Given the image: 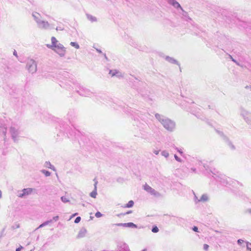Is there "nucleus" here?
Here are the masks:
<instances>
[{
  "mask_svg": "<svg viewBox=\"0 0 251 251\" xmlns=\"http://www.w3.org/2000/svg\"><path fill=\"white\" fill-rule=\"evenodd\" d=\"M142 251H147V250L146 249H144L143 250H142Z\"/></svg>",
  "mask_w": 251,
  "mask_h": 251,
  "instance_id": "obj_54",
  "label": "nucleus"
},
{
  "mask_svg": "<svg viewBox=\"0 0 251 251\" xmlns=\"http://www.w3.org/2000/svg\"><path fill=\"white\" fill-rule=\"evenodd\" d=\"M77 214V213H75L73 216H75V215H76Z\"/></svg>",
  "mask_w": 251,
  "mask_h": 251,
  "instance_id": "obj_53",
  "label": "nucleus"
},
{
  "mask_svg": "<svg viewBox=\"0 0 251 251\" xmlns=\"http://www.w3.org/2000/svg\"><path fill=\"white\" fill-rule=\"evenodd\" d=\"M250 246L251 247V243H250Z\"/></svg>",
  "mask_w": 251,
  "mask_h": 251,
  "instance_id": "obj_55",
  "label": "nucleus"
},
{
  "mask_svg": "<svg viewBox=\"0 0 251 251\" xmlns=\"http://www.w3.org/2000/svg\"><path fill=\"white\" fill-rule=\"evenodd\" d=\"M113 225L118 226H123V227H134L136 228L137 226L133 224V223H118L113 224Z\"/></svg>",
  "mask_w": 251,
  "mask_h": 251,
  "instance_id": "obj_11",
  "label": "nucleus"
},
{
  "mask_svg": "<svg viewBox=\"0 0 251 251\" xmlns=\"http://www.w3.org/2000/svg\"><path fill=\"white\" fill-rule=\"evenodd\" d=\"M191 170L194 172H196V169L195 168H191Z\"/></svg>",
  "mask_w": 251,
  "mask_h": 251,
  "instance_id": "obj_49",
  "label": "nucleus"
},
{
  "mask_svg": "<svg viewBox=\"0 0 251 251\" xmlns=\"http://www.w3.org/2000/svg\"><path fill=\"white\" fill-rule=\"evenodd\" d=\"M217 132L223 138V139L226 143L227 145L229 146L230 149L232 150H234L235 149V146L232 144V143L228 140V139L224 135V133L220 131L217 130Z\"/></svg>",
  "mask_w": 251,
  "mask_h": 251,
  "instance_id": "obj_8",
  "label": "nucleus"
},
{
  "mask_svg": "<svg viewBox=\"0 0 251 251\" xmlns=\"http://www.w3.org/2000/svg\"><path fill=\"white\" fill-rule=\"evenodd\" d=\"M246 244H247V249L249 251H251V247L250 246V243L247 242H246Z\"/></svg>",
  "mask_w": 251,
  "mask_h": 251,
  "instance_id": "obj_34",
  "label": "nucleus"
},
{
  "mask_svg": "<svg viewBox=\"0 0 251 251\" xmlns=\"http://www.w3.org/2000/svg\"><path fill=\"white\" fill-rule=\"evenodd\" d=\"M134 205V201L132 200L128 201V202L126 204L125 207L130 208L132 207Z\"/></svg>",
  "mask_w": 251,
  "mask_h": 251,
  "instance_id": "obj_25",
  "label": "nucleus"
},
{
  "mask_svg": "<svg viewBox=\"0 0 251 251\" xmlns=\"http://www.w3.org/2000/svg\"><path fill=\"white\" fill-rule=\"evenodd\" d=\"M208 198L207 195L203 194L202 195L201 198L199 200H198V201H203L205 202L208 201Z\"/></svg>",
  "mask_w": 251,
  "mask_h": 251,
  "instance_id": "obj_23",
  "label": "nucleus"
},
{
  "mask_svg": "<svg viewBox=\"0 0 251 251\" xmlns=\"http://www.w3.org/2000/svg\"><path fill=\"white\" fill-rule=\"evenodd\" d=\"M159 152V151H153V153L156 154V155H157Z\"/></svg>",
  "mask_w": 251,
  "mask_h": 251,
  "instance_id": "obj_44",
  "label": "nucleus"
},
{
  "mask_svg": "<svg viewBox=\"0 0 251 251\" xmlns=\"http://www.w3.org/2000/svg\"><path fill=\"white\" fill-rule=\"evenodd\" d=\"M144 189L151 195H153L156 197H159L161 196L160 194L156 191L155 189L151 188L147 184H145L143 186Z\"/></svg>",
  "mask_w": 251,
  "mask_h": 251,
  "instance_id": "obj_7",
  "label": "nucleus"
},
{
  "mask_svg": "<svg viewBox=\"0 0 251 251\" xmlns=\"http://www.w3.org/2000/svg\"><path fill=\"white\" fill-rule=\"evenodd\" d=\"M44 167L50 168L53 171H55V167L53 166H52L49 161L45 162L44 164Z\"/></svg>",
  "mask_w": 251,
  "mask_h": 251,
  "instance_id": "obj_22",
  "label": "nucleus"
},
{
  "mask_svg": "<svg viewBox=\"0 0 251 251\" xmlns=\"http://www.w3.org/2000/svg\"><path fill=\"white\" fill-rule=\"evenodd\" d=\"M103 55H104V58H105L106 60H107V57L106 54L104 53V54H103Z\"/></svg>",
  "mask_w": 251,
  "mask_h": 251,
  "instance_id": "obj_50",
  "label": "nucleus"
},
{
  "mask_svg": "<svg viewBox=\"0 0 251 251\" xmlns=\"http://www.w3.org/2000/svg\"><path fill=\"white\" fill-rule=\"evenodd\" d=\"M33 191V188H24L22 190V192H24V195L25 196H28L29 195H30Z\"/></svg>",
  "mask_w": 251,
  "mask_h": 251,
  "instance_id": "obj_18",
  "label": "nucleus"
},
{
  "mask_svg": "<svg viewBox=\"0 0 251 251\" xmlns=\"http://www.w3.org/2000/svg\"><path fill=\"white\" fill-rule=\"evenodd\" d=\"M213 174L215 176H213L215 177V178L217 181L220 182L223 185H226L227 184H229V181L230 180V178L227 177L226 176L222 174H220L218 176L216 175L215 174Z\"/></svg>",
  "mask_w": 251,
  "mask_h": 251,
  "instance_id": "obj_5",
  "label": "nucleus"
},
{
  "mask_svg": "<svg viewBox=\"0 0 251 251\" xmlns=\"http://www.w3.org/2000/svg\"><path fill=\"white\" fill-rule=\"evenodd\" d=\"M56 30L57 31H58V30L62 31V30H64V28L61 26H57L56 28Z\"/></svg>",
  "mask_w": 251,
  "mask_h": 251,
  "instance_id": "obj_39",
  "label": "nucleus"
},
{
  "mask_svg": "<svg viewBox=\"0 0 251 251\" xmlns=\"http://www.w3.org/2000/svg\"><path fill=\"white\" fill-rule=\"evenodd\" d=\"M229 58L231 59V60H232L233 62L235 63L237 65H238V66H239V65H240L239 63H238V62L236 60H235V59H234L232 57V56H231V55H229Z\"/></svg>",
  "mask_w": 251,
  "mask_h": 251,
  "instance_id": "obj_33",
  "label": "nucleus"
},
{
  "mask_svg": "<svg viewBox=\"0 0 251 251\" xmlns=\"http://www.w3.org/2000/svg\"><path fill=\"white\" fill-rule=\"evenodd\" d=\"M1 197H2V193H1V191L0 190V198H1Z\"/></svg>",
  "mask_w": 251,
  "mask_h": 251,
  "instance_id": "obj_51",
  "label": "nucleus"
},
{
  "mask_svg": "<svg viewBox=\"0 0 251 251\" xmlns=\"http://www.w3.org/2000/svg\"><path fill=\"white\" fill-rule=\"evenodd\" d=\"M51 45L47 44V47L49 49H53V47L56 46L58 44H60L57 39L54 37H52L51 38Z\"/></svg>",
  "mask_w": 251,
  "mask_h": 251,
  "instance_id": "obj_13",
  "label": "nucleus"
},
{
  "mask_svg": "<svg viewBox=\"0 0 251 251\" xmlns=\"http://www.w3.org/2000/svg\"><path fill=\"white\" fill-rule=\"evenodd\" d=\"M96 50L99 53H102V51L100 50L97 49Z\"/></svg>",
  "mask_w": 251,
  "mask_h": 251,
  "instance_id": "obj_48",
  "label": "nucleus"
},
{
  "mask_svg": "<svg viewBox=\"0 0 251 251\" xmlns=\"http://www.w3.org/2000/svg\"><path fill=\"white\" fill-rule=\"evenodd\" d=\"M41 172L44 174L46 176H49L50 175V173L45 170H42Z\"/></svg>",
  "mask_w": 251,
  "mask_h": 251,
  "instance_id": "obj_28",
  "label": "nucleus"
},
{
  "mask_svg": "<svg viewBox=\"0 0 251 251\" xmlns=\"http://www.w3.org/2000/svg\"><path fill=\"white\" fill-rule=\"evenodd\" d=\"M59 219V216H56L53 217L52 221H57Z\"/></svg>",
  "mask_w": 251,
  "mask_h": 251,
  "instance_id": "obj_41",
  "label": "nucleus"
},
{
  "mask_svg": "<svg viewBox=\"0 0 251 251\" xmlns=\"http://www.w3.org/2000/svg\"><path fill=\"white\" fill-rule=\"evenodd\" d=\"M22 249H23V247L22 246H20V247H19L18 248H17L16 249V251H20Z\"/></svg>",
  "mask_w": 251,
  "mask_h": 251,
  "instance_id": "obj_43",
  "label": "nucleus"
},
{
  "mask_svg": "<svg viewBox=\"0 0 251 251\" xmlns=\"http://www.w3.org/2000/svg\"><path fill=\"white\" fill-rule=\"evenodd\" d=\"M13 54H14V55L16 56V57H18L17 51L15 50H14V51L13 52Z\"/></svg>",
  "mask_w": 251,
  "mask_h": 251,
  "instance_id": "obj_45",
  "label": "nucleus"
},
{
  "mask_svg": "<svg viewBox=\"0 0 251 251\" xmlns=\"http://www.w3.org/2000/svg\"><path fill=\"white\" fill-rule=\"evenodd\" d=\"M161 155L166 158H168L169 155V152L166 151H163L161 152Z\"/></svg>",
  "mask_w": 251,
  "mask_h": 251,
  "instance_id": "obj_27",
  "label": "nucleus"
},
{
  "mask_svg": "<svg viewBox=\"0 0 251 251\" xmlns=\"http://www.w3.org/2000/svg\"><path fill=\"white\" fill-rule=\"evenodd\" d=\"M173 147L174 148H175V149H176V150L177 151H178V152H179L181 155H182V154H183V152H182V151L181 150L178 149L177 148H176V147H175L174 146H173Z\"/></svg>",
  "mask_w": 251,
  "mask_h": 251,
  "instance_id": "obj_38",
  "label": "nucleus"
},
{
  "mask_svg": "<svg viewBox=\"0 0 251 251\" xmlns=\"http://www.w3.org/2000/svg\"><path fill=\"white\" fill-rule=\"evenodd\" d=\"M198 198L197 197H196V196H195V201L196 203H197L198 201Z\"/></svg>",
  "mask_w": 251,
  "mask_h": 251,
  "instance_id": "obj_46",
  "label": "nucleus"
},
{
  "mask_svg": "<svg viewBox=\"0 0 251 251\" xmlns=\"http://www.w3.org/2000/svg\"><path fill=\"white\" fill-rule=\"evenodd\" d=\"M169 4L173 5L175 8H180L183 12L186 13L184 11L183 9L179 4V3L177 2L176 0H167Z\"/></svg>",
  "mask_w": 251,
  "mask_h": 251,
  "instance_id": "obj_12",
  "label": "nucleus"
},
{
  "mask_svg": "<svg viewBox=\"0 0 251 251\" xmlns=\"http://www.w3.org/2000/svg\"><path fill=\"white\" fill-rule=\"evenodd\" d=\"M193 230L195 232H199L198 228L197 226H194L193 227Z\"/></svg>",
  "mask_w": 251,
  "mask_h": 251,
  "instance_id": "obj_42",
  "label": "nucleus"
},
{
  "mask_svg": "<svg viewBox=\"0 0 251 251\" xmlns=\"http://www.w3.org/2000/svg\"><path fill=\"white\" fill-rule=\"evenodd\" d=\"M7 128L4 126H0V133H2L3 136L4 140L5 141L6 139V134Z\"/></svg>",
  "mask_w": 251,
  "mask_h": 251,
  "instance_id": "obj_19",
  "label": "nucleus"
},
{
  "mask_svg": "<svg viewBox=\"0 0 251 251\" xmlns=\"http://www.w3.org/2000/svg\"><path fill=\"white\" fill-rule=\"evenodd\" d=\"M18 196L20 198H23L25 196V195H24V192H22L21 191V193H19L18 195Z\"/></svg>",
  "mask_w": 251,
  "mask_h": 251,
  "instance_id": "obj_36",
  "label": "nucleus"
},
{
  "mask_svg": "<svg viewBox=\"0 0 251 251\" xmlns=\"http://www.w3.org/2000/svg\"><path fill=\"white\" fill-rule=\"evenodd\" d=\"M77 92L80 95L85 97L90 96L91 95V92L89 90L83 88L80 89L79 91H77Z\"/></svg>",
  "mask_w": 251,
  "mask_h": 251,
  "instance_id": "obj_10",
  "label": "nucleus"
},
{
  "mask_svg": "<svg viewBox=\"0 0 251 251\" xmlns=\"http://www.w3.org/2000/svg\"><path fill=\"white\" fill-rule=\"evenodd\" d=\"M240 115L244 119L245 122L250 126H251V112L243 107L240 109Z\"/></svg>",
  "mask_w": 251,
  "mask_h": 251,
  "instance_id": "obj_3",
  "label": "nucleus"
},
{
  "mask_svg": "<svg viewBox=\"0 0 251 251\" xmlns=\"http://www.w3.org/2000/svg\"><path fill=\"white\" fill-rule=\"evenodd\" d=\"M52 222V220H48V221H47L45 222H44L43 223H42V224H41L36 229H38V228H42L48 225H49L50 223H51Z\"/></svg>",
  "mask_w": 251,
  "mask_h": 251,
  "instance_id": "obj_24",
  "label": "nucleus"
},
{
  "mask_svg": "<svg viewBox=\"0 0 251 251\" xmlns=\"http://www.w3.org/2000/svg\"><path fill=\"white\" fill-rule=\"evenodd\" d=\"M32 17H33L34 20L35 21L36 24L39 23L40 21L42 20L41 16L40 14L37 12H33L32 14Z\"/></svg>",
  "mask_w": 251,
  "mask_h": 251,
  "instance_id": "obj_15",
  "label": "nucleus"
},
{
  "mask_svg": "<svg viewBox=\"0 0 251 251\" xmlns=\"http://www.w3.org/2000/svg\"><path fill=\"white\" fill-rule=\"evenodd\" d=\"M151 231L153 233H157L158 232L159 229L156 226H154L152 227Z\"/></svg>",
  "mask_w": 251,
  "mask_h": 251,
  "instance_id": "obj_30",
  "label": "nucleus"
},
{
  "mask_svg": "<svg viewBox=\"0 0 251 251\" xmlns=\"http://www.w3.org/2000/svg\"><path fill=\"white\" fill-rule=\"evenodd\" d=\"M20 124L18 123H12L10 127L9 132L14 142H17L18 141L20 134Z\"/></svg>",
  "mask_w": 251,
  "mask_h": 251,
  "instance_id": "obj_2",
  "label": "nucleus"
},
{
  "mask_svg": "<svg viewBox=\"0 0 251 251\" xmlns=\"http://www.w3.org/2000/svg\"><path fill=\"white\" fill-rule=\"evenodd\" d=\"M244 241L243 240H242V239H239L237 241V243L239 245H241L242 243H244Z\"/></svg>",
  "mask_w": 251,
  "mask_h": 251,
  "instance_id": "obj_40",
  "label": "nucleus"
},
{
  "mask_svg": "<svg viewBox=\"0 0 251 251\" xmlns=\"http://www.w3.org/2000/svg\"><path fill=\"white\" fill-rule=\"evenodd\" d=\"M38 28L42 29H48L50 28V24L48 22L41 20L37 24Z\"/></svg>",
  "mask_w": 251,
  "mask_h": 251,
  "instance_id": "obj_9",
  "label": "nucleus"
},
{
  "mask_svg": "<svg viewBox=\"0 0 251 251\" xmlns=\"http://www.w3.org/2000/svg\"><path fill=\"white\" fill-rule=\"evenodd\" d=\"M174 157L177 161H178L179 162H182V159L181 158H180L179 157H178L176 154H175Z\"/></svg>",
  "mask_w": 251,
  "mask_h": 251,
  "instance_id": "obj_31",
  "label": "nucleus"
},
{
  "mask_svg": "<svg viewBox=\"0 0 251 251\" xmlns=\"http://www.w3.org/2000/svg\"><path fill=\"white\" fill-rule=\"evenodd\" d=\"M86 232H87V230L86 229H85V228L81 229L79 230V231L77 235V238H81L84 237L85 236Z\"/></svg>",
  "mask_w": 251,
  "mask_h": 251,
  "instance_id": "obj_16",
  "label": "nucleus"
},
{
  "mask_svg": "<svg viewBox=\"0 0 251 251\" xmlns=\"http://www.w3.org/2000/svg\"><path fill=\"white\" fill-rule=\"evenodd\" d=\"M70 45L72 46V47H74L75 49H79V45L76 43V42H71L70 43Z\"/></svg>",
  "mask_w": 251,
  "mask_h": 251,
  "instance_id": "obj_26",
  "label": "nucleus"
},
{
  "mask_svg": "<svg viewBox=\"0 0 251 251\" xmlns=\"http://www.w3.org/2000/svg\"><path fill=\"white\" fill-rule=\"evenodd\" d=\"M155 117L166 130L169 131H174L176 124L173 121L158 113L155 114Z\"/></svg>",
  "mask_w": 251,
  "mask_h": 251,
  "instance_id": "obj_1",
  "label": "nucleus"
},
{
  "mask_svg": "<svg viewBox=\"0 0 251 251\" xmlns=\"http://www.w3.org/2000/svg\"><path fill=\"white\" fill-rule=\"evenodd\" d=\"M52 50L56 52L61 57H63L66 53V48L62 44H58L56 46L51 49Z\"/></svg>",
  "mask_w": 251,
  "mask_h": 251,
  "instance_id": "obj_6",
  "label": "nucleus"
},
{
  "mask_svg": "<svg viewBox=\"0 0 251 251\" xmlns=\"http://www.w3.org/2000/svg\"><path fill=\"white\" fill-rule=\"evenodd\" d=\"M208 248H209V246L207 244H204L203 245V249L205 251H208Z\"/></svg>",
  "mask_w": 251,
  "mask_h": 251,
  "instance_id": "obj_37",
  "label": "nucleus"
},
{
  "mask_svg": "<svg viewBox=\"0 0 251 251\" xmlns=\"http://www.w3.org/2000/svg\"><path fill=\"white\" fill-rule=\"evenodd\" d=\"M61 200L64 203L68 202L69 201V200L66 197H64V196L61 197Z\"/></svg>",
  "mask_w": 251,
  "mask_h": 251,
  "instance_id": "obj_29",
  "label": "nucleus"
},
{
  "mask_svg": "<svg viewBox=\"0 0 251 251\" xmlns=\"http://www.w3.org/2000/svg\"><path fill=\"white\" fill-rule=\"evenodd\" d=\"M80 220H81V218L80 217H77L75 219V223L76 224H77L80 221Z\"/></svg>",
  "mask_w": 251,
  "mask_h": 251,
  "instance_id": "obj_35",
  "label": "nucleus"
},
{
  "mask_svg": "<svg viewBox=\"0 0 251 251\" xmlns=\"http://www.w3.org/2000/svg\"><path fill=\"white\" fill-rule=\"evenodd\" d=\"M131 212H132V211H129L126 212V213L124 214L123 215H126V214H128L131 213Z\"/></svg>",
  "mask_w": 251,
  "mask_h": 251,
  "instance_id": "obj_47",
  "label": "nucleus"
},
{
  "mask_svg": "<svg viewBox=\"0 0 251 251\" xmlns=\"http://www.w3.org/2000/svg\"><path fill=\"white\" fill-rule=\"evenodd\" d=\"M109 74L111 75V76H116L118 77H121L123 76L122 73H121L120 72H119L116 70H110Z\"/></svg>",
  "mask_w": 251,
  "mask_h": 251,
  "instance_id": "obj_14",
  "label": "nucleus"
},
{
  "mask_svg": "<svg viewBox=\"0 0 251 251\" xmlns=\"http://www.w3.org/2000/svg\"><path fill=\"white\" fill-rule=\"evenodd\" d=\"M26 69L31 74L35 73L37 71V63L32 59L28 60L26 64Z\"/></svg>",
  "mask_w": 251,
  "mask_h": 251,
  "instance_id": "obj_4",
  "label": "nucleus"
},
{
  "mask_svg": "<svg viewBox=\"0 0 251 251\" xmlns=\"http://www.w3.org/2000/svg\"><path fill=\"white\" fill-rule=\"evenodd\" d=\"M86 17L87 19L91 22H95L97 21V19L96 17L93 16L90 14H87Z\"/></svg>",
  "mask_w": 251,
  "mask_h": 251,
  "instance_id": "obj_21",
  "label": "nucleus"
},
{
  "mask_svg": "<svg viewBox=\"0 0 251 251\" xmlns=\"http://www.w3.org/2000/svg\"><path fill=\"white\" fill-rule=\"evenodd\" d=\"M203 167H204V168L205 169V170H207V168H206V166H205V165H204V166H203Z\"/></svg>",
  "mask_w": 251,
  "mask_h": 251,
  "instance_id": "obj_52",
  "label": "nucleus"
},
{
  "mask_svg": "<svg viewBox=\"0 0 251 251\" xmlns=\"http://www.w3.org/2000/svg\"><path fill=\"white\" fill-rule=\"evenodd\" d=\"M165 59H166V60H167V61H168L169 62L171 63L172 64H177L178 65H179L177 61L176 60V59H175L174 58H172L169 56H166L165 57Z\"/></svg>",
  "mask_w": 251,
  "mask_h": 251,
  "instance_id": "obj_17",
  "label": "nucleus"
},
{
  "mask_svg": "<svg viewBox=\"0 0 251 251\" xmlns=\"http://www.w3.org/2000/svg\"><path fill=\"white\" fill-rule=\"evenodd\" d=\"M97 183H98V181H96L94 184V190L90 194V196L93 198H95L97 195Z\"/></svg>",
  "mask_w": 251,
  "mask_h": 251,
  "instance_id": "obj_20",
  "label": "nucleus"
},
{
  "mask_svg": "<svg viewBox=\"0 0 251 251\" xmlns=\"http://www.w3.org/2000/svg\"><path fill=\"white\" fill-rule=\"evenodd\" d=\"M102 214L99 211L97 212L95 214V216L97 218H100V217H102Z\"/></svg>",
  "mask_w": 251,
  "mask_h": 251,
  "instance_id": "obj_32",
  "label": "nucleus"
}]
</instances>
